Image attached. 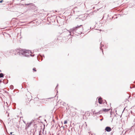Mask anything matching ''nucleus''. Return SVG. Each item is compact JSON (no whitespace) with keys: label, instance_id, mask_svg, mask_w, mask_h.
<instances>
[{"label":"nucleus","instance_id":"nucleus-5","mask_svg":"<svg viewBox=\"0 0 135 135\" xmlns=\"http://www.w3.org/2000/svg\"><path fill=\"white\" fill-rule=\"evenodd\" d=\"M3 74L2 73H0V78H2L3 77Z\"/></svg>","mask_w":135,"mask_h":135},{"label":"nucleus","instance_id":"nucleus-8","mask_svg":"<svg viewBox=\"0 0 135 135\" xmlns=\"http://www.w3.org/2000/svg\"><path fill=\"white\" fill-rule=\"evenodd\" d=\"M2 2V0H1V1H0V3H1Z\"/></svg>","mask_w":135,"mask_h":135},{"label":"nucleus","instance_id":"nucleus-6","mask_svg":"<svg viewBox=\"0 0 135 135\" xmlns=\"http://www.w3.org/2000/svg\"><path fill=\"white\" fill-rule=\"evenodd\" d=\"M67 122L66 120H65L64 122V124H67Z\"/></svg>","mask_w":135,"mask_h":135},{"label":"nucleus","instance_id":"nucleus-13","mask_svg":"<svg viewBox=\"0 0 135 135\" xmlns=\"http://www.w3.org/2000/svg\"><path fill=\"white\" fill-rule=\"evenodd\" d=\"M39 135H42L40 134Z\"/></svg>","mask_w":135,"mask_h":135},{"label":"nucleus","instance_id":"nucleus-7","mask_svg":"<svg viewBox=\"0 0 135 135\" xmlns=\"http://www.w3.org/2000/svg\"><path fill=\"white\" fill-rule=\"evenodd\" d=\"M33 70L35 71H36V68H33Z\"/></svg>","mask_w":135,"mask_h":135},{"label":"nucleus","instance_id":"nucleus-11","mask_svg":"<svg viewBox=\"0 0 135 135\" xmlns=\"http://www.w3.org/2000/svg\"><path fill=\"white\" fill-rule=\"evenodd\" d=\"M22 51V50H20V51Z\"/></svg>","mask_w":135,"mask_h":135},{"label":"nucleus","instance_id":"nucleus-12","mask_svg":"<svg viewBox=\"0 0 135 135\" xmlns=\"http://www.w3.org/2000/svg\"><path fill=\"white\" fill-rule=\"evenodd\" d=\"M12 135H14V134H12Z\"/></svg>","mask_w":135,"mask_h":135},{"label":"nucleus","instance_id":"nucleus-9","mask_svg":"<svg viewBox=\"0 0 135 135\" xmlns=\"http://www.w3.org/2000/svg\"><path fill=\"white\" fill-rule=\"evenodd\" d=\"M14 52V51H12V50H11V52Z\"/></svg>","mask_w":135,"mask_h":135},{"label":"nucleus","instance_id":"nucleus-1","mask_svg":"<svg viewBox=\"0 0 135 135\" xmlns=\"http://www.w3.org/2000/svg\"><path fill=\"white\" fill-rule=\"evenodd\" d=\"M98 101L99 103L100 104H102L105 103V102H106V104H107V102L105 100L103 101L102 100V99L101 97L99 98L98 99Z\"/></svg>","mask_w":135,"mask_h":135},{"label":"nucleus","instance_id":"nucleus-4","mask_svg":"<svg viewBox=\"0 0 135 135\" xmlns=\"http://www.w3.org/2000/svg\"><path fill=\"white\" fill-rule=\"evenodd\" d=\"M81 27L83 26L82 25H80V26H78L76 27H74L73 28V30H77L78 29V28H79L80 27H81Z\"/></svg>","mask_w":135,"mask_h":135},{"label":"nucleus","instance_id":"nucleus-2","mask_svg":"<svg viewBox=\"0 0 135 135\" xmlns=\"http://www.w3.org/2000/svg\"><path fill=\"white\" fill-rule=\"evenodd\" d=\"M110 110V109H103L102 110H101L100 111H99L98 113H103V112H107Z\"/></svg>","mask_w":135,"mask_h":135},{"label":"nucleus","instance_id":"nucleus-3","mask_svg":"<svg viewBox=\"0 0 135 135\" xmlns=\"http://www.w3.org/2000/svg\"><path fill=\"white\" fill-rule=\"evenodd\" d=\"M105 130L107 132H109L111 131V129L110 127H107L105 128Z\"/></svg>","mask_w":135,"mask_h":135},{"label":"nucleus","instance_id":"nucleus-10","mask_svg":"<svg viewBox=\"0 0 135 135\" xmlns=\"http://www.w3.org/2000/svg\"><path fill=\"white\" fill-rule=\"evenodd\" d=\"M12 132H11V133H10V134H12Z\"/></svg>","mask_w":135,"mask_h":135}]
</instances>
